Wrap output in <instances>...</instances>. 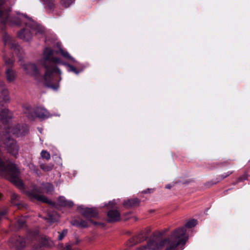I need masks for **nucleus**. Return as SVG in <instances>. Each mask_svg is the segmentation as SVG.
<instances>
[{"instance_id":"obj_30","label":"nucleus","mask_w":250,"mask_h":250,"mask_svg":"<svg viewBox=\"0 0 250 250\" xmlns=\"http://www.w3.org/2000/svg\"><path fill=\"white\" fill-rule=\"evenodd\" d=\"M3 59L5 62V63L7 65H11L14 62V59L13 57L11 58L7 59L6 57V56H4Z\"/></svg>"},{"instance_id":"obj_10","label":"nucleus","mask_w":250,"mask_h":250,"mask_svg":"<svg viewBox=\"0 0 250 250\" xmlns=\"http://www.w3.org/2000/svg\"><path fill=\"white\" fill-rule=\"evenodd\" d=\"M82 215L86 218H95L98 216V211L95 208H86L82 211Z\"/></svg>"},{"instance_id":"obj_35","label":"nucleus","mask_w":250,"mask_h":250,"mask_svg":"<svg viewBox=\"0 0 250 250\" xmlns=\"http://www.w3.org/2000/svg\"><path fill=\"white\" fill-rule=\"evenodd\" d=\"M71 223L73 226H76L78 227H80V220L75 219L71 221Z\"/></svg>"},{"instance_id":"obj_12","label":"nucleus","mask_w":250,"mask_h":250,"mask_svg":"<svg viewBox=\"0 0 250 250\" xmlns=\"http://www.w3.org/2000/svg\"><path fill=\"white\" fill-rule=\"evenodd\" d=\"M140 203V200L138 198L130 199L125 200L123 203V205L126 208H131L138 207Z\"/></svg>"},{"instance_id":"obj_21","label":"nucleus","mask_w":250,"mask_h":250,"mask_svg":"<svg viewBox=\"0 0 250 250\" xmlns=\"http://www.w3.org/2000/svg\"><path fill=\"white\" fill-rule=\"evenodd\" d=\"M59 52L65 59L70 60L72 62H75L74 59L71 56V55L69 54V53L67 51H65L62 48H60Z\"/></svg>"},{"instance_id":"obj_24","label":"nucleus","mask_w":250,"mask_h":250,"mask_svg":"<svg viewBox=\"0 0 250 250\" xmlns=\"http://www.w3.org/2000/svg\"><path fill=\"white\" fill-rule=\"evenodd\" d=\"M74 1V0H61V4L64 6L65 7H68L72 4Z\"/></svg>"},{"instance_id":"obj_25","label":"nucleus","mask_w":250,"mask_h":250,"mask_svg":"<svg viewBox=\"0 0 250 250\" xmlns=\"http://www.w3.org/2000/svg\"><path fill=\"white\" fill-rule=\"evenodd\" d=\"M41 156L42 158L49 160L50 159V153L45 150H43L41 152Z\"/></svg>"},{"instance_id":"obj_6","label":"nucleus","mask_w":250,"mask_h":250,"mask_svg":"<svg viewBox=\"0 0 250 250\" xmlns=\"http://www.w3.org/2000/svg\"><path fill=\"white\" fill-rule=\"evenodd\" d=\"M3 40L5 46H9L13 49L15 53L18 54L21 51L20 46L10 37L7 33H4L3 36Z\"/></svg>"},{"instance_id":"obj_1","label":"nucleus","mask_w":250,"mask_h":250,"mask_svg":"<svg viewBox=\"0 0 250 250\" xmlns=\"http://www.w3.org/2000/svg\"><path fill=\"white\" fill-rule=\"evenodd\" d=\"M188 240V235L184 229H176L169 237L160 241L150 240L137 250H158L163 247L165 250H182Z\"/></svg>"},{"instance_id":"obj_42","label":"nucleus","mask_w":250,"mask_h":250,"mask_svg":"<svg viewBox=\"0 0 250 250\" xmlns=\"http://www.w3.org/2000/svg\"><path fill=\"white\" fill-rule=\"evenodd\" d=\"M18 15H19V16H25V15H23V14H21V13H17Z\"/></svg>"},{"instance_id":"obj_19","label":"nucleus","mask_w":250,"mask_h":250,"mask_svg":"<svg viewBox=\"0 0 250 250\" xmlns=\"http://www.w3.org/2000/svg\"><path fill=\"white\" fill-rule=\"evenodd\" d=\"M25 245V239L23 237L19 236L16 239V242L15 243V246L18 249H21L24 247Z\"/></svg>"},{"instance_id":"obj_41","label":"nucleus","mask_w":250,"mask_h":250,"mask_svg":"<svg viewBox=\"0 0 250 250\" xmlns=\"http://www.w3.org/2000/svg\"><path fill=\"white\" fill-rule=\"evenodd\" d=\"M171 186L169 185H167L166 186V188L167 189H170L171 188Z\"/></svg>"},{"instance_id":"obj_17","label":"nucleus","mask_w":250,"mask_h":250,"mask_svg":"<svg viewBox=\"0 0 250 250\" xmlns=\"http://www.w3.org/2000/svg\"><path fill=\"white\" fill-rule=\"evenodd\" d=\"M196 224H197V221L195 219H190V220H188L186 223V224H185V225L184 226L179 227L178 229L184 228L186 231V233L188 234V238L189 235L187 231L186 228H188V229L192 228L194 227H195L196 225Z\"/></svg>"},{"instance_id":"obj_28","label":"nucleus","mask_w":250,"mask_h":250,"mask_svg":"<svg viewBox=\"0 0 250 250\" xmlns=\"http://www.w3.org/2000/svg\"><path fill=\"white\" fill-rule=\"evenodd\" d=\"M25 223V220L24 218H21L19 219L17 222V226L19 228H21L23 227Z\"/></svg>"},{"instance_id":"obj_7","label":"nucleus","mask_w":250,"mask_h":250,"mask_svg":"<svg viewBox=\"0 0 250 250\" xmlns=\"http://www.w3.org/2000/svg\"><path fill=\"white\" fill-rule=\"evenodd\" d=\"M21 65L23 67V69L27 74L31 75H36L38 73V70L34 63L28 62L23 63L22 61L20 59Z\"/></svg>"},{"instance_id":"obj_18","label":"nucleus","mask_w":250,"mask_h":250,"mask_svg":"<svg viewBox=\"0 0 250 250\" xmlns=\"http://www.w3.org/2000/svg\"><path fill=\"white\" fill-rule=\"evenodd\" d=\"M6 75L7 80L9 82H12L14 81L16 77L15 71L10 68L6 70Z\"/></svg>"},{"instance_id":"obj_15","label":"nucleus","mask_w":250,"mask_h":250,"mask_svg":"<svg viewBox=\"0 0 250 250\" xmlns=\"http://www.w3.org/2000/svg\"><path fill=\"white\" fill-rule=\"evenodd\" d=\"M0 92L3 95V101L5 103L9 101V97L8 96V91L5 88L4 84L3 82L0 81Z\"/></svg>"},{"instance_id":"obj_13","label":"nucleus","mask_w":250,"mask_h":250,"mask_svg":"<svg viewBox=\"0 0 250 250\" xmlns=\"http://www.w3.org/2000/svg\"><path fill=\"white\" fill-rule=\"evenodd\" d=\"M1 121L3 124L8 122V120L11 117V114L8 109L5 108L0 111Z\"/></svg>"},{"instance_id":"obj_23","label":"nucleus","mask_w":250,"mask_h":250,"mask_svg":"<svg viewBox=\"0 0 250 250\" xmlns=\"http://www.w3.org/2000/svg\"><path fill=\"white\" fill-rule=\"evenodd\" d=\"M54 167V165L52 164H41L40 165L41 168L45 171H51Z\"/></svg>"},{"instance_id":"obj_9","label":"nucleus","mask_w":250,"mask_h":250,"mask_svg":"<svg viewBox=\"0 0 250 250\" xmlns=\"http://www.w3.org/2000/svg\"><path fill=\"white\" fill-rule=\"evenodd\" d=\"M107 221L109 223L118 222L121 219L120 212L117 210H110L107 213Z\"/></svg>"},{"instance_id":"obj_34","label":"nucleus","mask_w":250,"mask_h":250,"mask_svg":"<svg viewBox=\"0 0 250 250\" xmlns=\"http://www.w3.org/2000/svg\"><path fill=\"white\" fill-rule=\"evenodd\" d=\"M42 245L45 246H49L50 245L49 242V240L46 238H42Z\"/></svg>"},{"instance_id":"obj_14","label":"nucleus","mask_w":250,"mask_h":250,"mask_svg":"<svg viewBox=\"0 0 250 250\" xmlns=\"http://www.w3.org/2000/svg\"><path fill=\"white\" fill-rule=\"evenodd\" d=\"M58 203L59 206L65 207H71L73 205L72 201L66 200L63 196L58 198Z\"/></svg>"},{"instance_id":"obj_32","label":"nucleus","mask_w":250,"mask_h":250,"mask_svg":"<svg viewBox=\"0 0 250 250\" xmlns=\"http://www.w3.org/2000/svg\"><path fill=\"white\" fill-rule=\"evenodd\" d=\"M88 225L87 224V222L84 220H80V227L83 228H87Z\"/></svg>"},{"instance_id":"obj_37","label":"nucleus","mask_w":250,"mask_h":250,"mask_svg":"<svg viewBox=\"0 0 250 250\" xmlns=\"http://www.w3.org/2000/svg\"><path fill=\"white\" fill-rule=\"evenodd\" d=\"M71 245L67 244L63 248V250H71Z\"/></svg>"},{"instance_id":"obj_16","label":"nucleus","mask_w":250,"mask_h":250,"mask_svg":"<svg viewBox=\"0 0 250 250\" xmlns=\"http://www.w3.org/2000/svg\"><path fill=\"white\" fill-rule=\"evenodd\" d=\"M8 134H12L18 137L21 136L22 133L21 132L20 129L19 128V125H18L16 127H9L8 130L7 131Z\"/></svg>"},{"instance_id":"obj_44","label":"nucleus","mask_w":250,"mask_h":250,"mask_svg":"<svg viewBox=\"0 0 250 250\" xmlns=\"http://www.w3.org/2000/svg\"><path fill=\"white\" fill-rule=\"evenodd\" d=\"M1 196H2V195L1 194H0V200L1 199Z\"/></svg>"},{"instance_id":"obj_38","label":"nucleus","mask_w":250,"mask_h":250,"mask_svg":"<svg viewBox=\"0 0 250 250\" xmlns=\"http://www.w3.org/2000/svg\"><path fill=\"white\" fill-rule=\"evenodd\" d=\"M152 191H153V189H150V188H148L146 190L143 191V192L144 193H150Z\"/></svg>"},{"instance_id":"obj_33","label":"nucleus","mask_w":250,"mask_h":250,"mask_svg":"<svg viewBox=\"0 0 250 250\" xmlns=\"http://www.w3.org/2000/svg\"><path fill=\"white\" fill-rule=\"evenodd\" d=\"M248 179V174L247 173L244 174L243 175L241 176L238 179V182H242Z\"/></svg>"},{"instance_id":"obj_5","label":"nucleus","mask_w":250,"mask_h":250,"mask_svg":"<svg viewBox=\"0 0 250 250\" xmlns=\"http://www.w3.org/2000/svg\"><path fill=\"white\" fill-rule=\"evenodd\" d=\"M6 149L7 152L11 155L17 158L19 155V146L17 142L10 138L7 139L4 142Z\"/></svg>"},{"instance_id":"obj_39","label":"nucleus","mask_w":250,"mask_h":250,"mask_svg":"<svg viewBox=\"0 0 250 250\" xmlns=\"http://www.w3.org/2000/svg\"><path fill=\"white\" fill-rule=\"evenodd\" d=\"M88 221H90L91 223H92L93 224H94L95 225H103V224H102V223H97L96 222H94L92 220H91L90 219H89Z\"/></svg>"},{"instance_id":"obj_22","label":"nucleus","mask_w":250,"mask_h":250,"mask_svg":"<svg viewBox=\"0 0 250 250\" xmlns=\"http://www.w3.org/2000/svg\"><path fill=\"white\" fill-rule=\"evenodd\" d=\"M43 186L45 189H46V192L47 193L51 194L54 190V188L53 185L50 183H47L44 184Z\"/></svg>"},{"instance_id":"obj_36","label":"nucleus","mask_w":250,"mask_h":250,"mask_svg":"<svg viewBox=\"0 0 250 250\" xmlns=\"http://www.w3.org/2000/svg\"><path fill=\"white\" fill-rule=\"evenodd\" d=\"M232 173V171H228L227 173H225L221 175L220 176L222 179H223L227 177H228L229 175H230Z\"/></svg>"},{"instance_id":"obj_43","label":"nucleus","mask_w":250,"mask_h":250,"mask_svg":"<svg viewBox=\"0 0 250 250\" xmlns=\"http://www.w3.org/2000/svg\"><path fill=\"white\" fill-rule=\"evenodd\" d=\"M2 102V101H0V104H1L2 106H3V105L1 104Z\"/></svg>"},{"instance_id":"obj_40","label":"nucleus","mask_w":250,"mask_h":250,"mask_svg":"<svg viewBox=\"0 0 250 250\" xmlns=\"http://www.w3.org/2000/svg\"><path fill=\"white\" fill-rule=\"evenodd\" d=\"M109 204H111V206L113 207L115 205V201L113 200L112 201H110L109 202Z\"/></svg>"},{"instance_id":"obj_11","label":"nucleus","mask_w":250,"mask_h":250,"mask_svg":"<svg viewBox=\"0 0 250 250\" xmlns=\"http://www.w3.org/2000/svg\"><path fill=\"white\" fill-rule=\"evenodd\" d=\"M10 8L6 0H0V16H8Z\"/></svg>"},{"instance_id":"obj_4","label":"nucleus","mask_w":250,"mask_h":250,"mask_svg":"<svg viewBox=\"0 0 250 250\" xmlns=\"http://www.w3.org/2000/svg\"><path fill=\"white\" fill-rule=\"evenodd\" d=\"M25 113L29 119H33L35 117H38L41 119H45L49 118L50 115L48 111L44 107H37L34 110L30 107L26 109Z\"/></svg>"},{"instance_id":"obj_27","label":"nucleus","mask_w":250,"mask_h":250,"mask_svg":"<svg viewBox=\"0 0 250 250\" xmlns=\"http://www.w3.org/2000/svg\"><path fill=\"white\" fill-rule=\"evenodd\" d=\"M66 65L68 68V71L73 72L76 74H78L79 73V71L74 66L69 64H64Z\"/></svg>"},{"instance_id":"obj_29","label":"nucleus","mask_w":250,"mask_h":250,"mask_svg":"<svg viewBox=\"0 0 250 250\" xmlns=\"http://www.w3.org/2000/svg\"><path fill=\"white\" fill-rule=\"evenodd\" d=\"M45 3L50 9H52L54 6L53 0H45Z\"/></svg>"},{"instance_id":"obj_20","label":"nucleus","mask_w":250,"mask_h":250,"mask_svg":"<svg viewBox=\"0 0 250 250\" xmlns=\"http://www.w3.org/2000/svg\"><path fill=\"white\" fill-rule=\"evenodd\" d=\"M49 222L54 223L59 220V216L56 212H53L48 214V217L46 219Z\"/></svg>"},{"instance_id":"obj_26","label":"nucleus","mask_w":250,"mask_h":250,"mask_svg":"<svg viewBox=\"0 0 250 250\" xmlns=\"http://www.w3.org/2000/svg\"><path fill=\"white\" fill-rule=\"evenodd\" d=\"M19 197L16 193H13L11 195V202L15 205H19V204L17 203V201H19Z\"/></svg>"},{"instance_id":"obj_2","label":"nucleus","mask_w":250,"mask_h":250,"mask_svg":"<svg viewBox=\"0 0 250 250\" xmlns=\"http://www.w3.org/2000/svg\"><path fill=\"white\" fill-rule=\"evenodd\" d=\"M53 50L50 48L46 47L43 51V58L40 62L46 69L43 78L44 85L54 90H57L61 80V71L55 64L62 62L60 59L53 57Z\"/></svg>"},{"instance_id":"obj_31","label":"nucleus","mask_w":250,"mask_h":250,"mask_svg":"<svg viewBox=\"0 0 250 250\" xmlns=\"http://www.w3.org/2000/svg\"><path fill=\"white\" fill-rule=\"evenodd\" d=\"M67 229H63L59 234V236L58 237V240H62L64 237L67 234Z\"/></svg>"},{"instance_id":"obj_8","label":"nucleus","mask_w":250,"mask_h":250,"mask_svg":"<svg viewBox=\"0 0 250 250\" xmlns=\"http://www.w3.org/2000/svg\"><path fill=\"white\" fill-rule=\"evenodd\" d=\"M148 230L142 231L138 235L133 237L130 239V241H132L133 244L129 245V246H132L136 243H140L146 240L148 238Z\"/></svg>"},{"instance_id":"obj_3","label":"nucleus","mask_w":250,"mask_h":250,"mask_svg":"<svg viewBox=\"0 0 250 250\" xmlns=\"http://www.w3.org/2000/svg\"><path fill=\"white\" fill-rule=\"evenodd\" d=\"M2 24L10 26H20L23 24L25 29L21 30L18 34V37L26 42L32 40V35L28 28L35 32L36 35H42L45 32V28L37 23L30 17H0Z\"/></svg>"}]
</instances>
